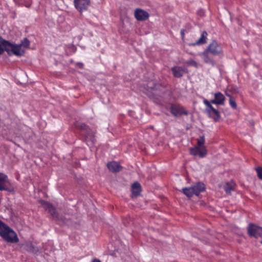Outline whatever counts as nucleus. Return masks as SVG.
<instances>
[{
    "instance_id": "11",
    "label": "nucleus",
    "mask_w": 262,
    "mask_h": 262,
    "mask_svg": "<svg viewBox=\"0 0 262 262\" xmlns=\"http://www.w3.org/2000/svg\"><path fill=\"white\" fill-rule=\"evenodd\" d=\"M200 55L206 63L210 64L212 66H214L215 65V62L211 57V54H210V53L206 49Z\"/></svg>"
},
{
    "instance_id": "26",
    "label": "nucleus",
    "mask_w": 262,
    "mask_h": 262,
    "mask_svg": "<svg viewBox=\"0 0 262 262\" xmlns=\"http://www.w3.org/2000/svg\"><path fill=\"white\" fill-rule=\"evenodd\" d=\"M186 64L190 66L194 67L195 68L198 67L197 63L193 59H190L186 61Z\"/></svg>"
},
{
    "instance_id": "8",
    "label": "nucleus",
    "mask_w": 262,
    "mask_h": 262,
    "mask_svg": "<svg viewBox=\"0 0 262 262\" xmlns=\"http://www.w3.org/2000/svg\"><path fill=\"white\" fill-rule=\"evenodd\" d=\"M190 153L195 157H199L200 158H203L205 157L207 154V150L206 147H199L194 146V147L191 148L189 149Z\"/></svg>"
},
{
    "instance_id": "27",
    "label": "nucleus",
    "mask_w": 262,
    "mask_h": 262,
    "mask_svg": "<svg viewBox=\"0 0 262 262\" xmlns=\"http://www.w3.org/2000/svg\"><path fill=\"white\" fill-rule=\"evenodd\" d=\"M91 262H101V261L97 258H93L92 259Z\"/></svg>"
},
{
    "instance_id": "14",
    "label": "nucleus",
    "mask_w": 262,
    "mask_h": 262,
    "mask_svg": "<svg viewBox=\"0 0 262 262\" xmlns=\"http://www.w3.org/2000/svg\"><path fill=\"white\" fill-rule=\"evenodd\" d=\"M170 112L172 115L178 116L181 115H187V112L181 106H171Z\"/></svg>"
},
{
    "instance_id": "16",
    "label": "nucleus",
    "mask_w": 262,
    "mask_h": 262,
    "mask_svg": "<svg viewBox=\"0 0 262 262\" xmlns=\"http://www.w3.org/2000/svg\"><path fill=\"white\" fill-rule=\"evenodd\" d=\"M173 76L176 77H181L184 73L185 70L184 68L180 67H174L171 69Z\"/></svg>"
},
{
    "instance_id": "5",
    "label": "nucleus",
    "mask_w": 262,
    "mask_h": 262,
    "mask_svg": "<svg viewBox=\"0 0 262 262\" xmlns=\"http://www.w3.org/2000/svg\"><path fill=\"white\" fill-rule=\"evenodd\" d=\"M0 190H5L10 192H13L14 189L11 185L8 176L2 172H0Z\"/></svg>"
},
{
    "instance_id": "7",
    "label": "nucleus",
    "mask_w": 262,
    "mask_h": 262,
    "mask_svg": "<svg viewBox=\"0 0 262 262\" xmlns=\"http://www.w3.org/2000/svg\"><path fill=\"white\" fill-rule=\"evenodd\" d=\"M247 232L250 236L260 237L262 236V227L250 223L247 227Z\"/></svg>"
},
{
    "instance_id": "2",
    "label": "nucleus",
    "mask_w": 262,
    "mask_h": 262,
    "mask_svg": "<svg viewBox=\"0 0 262 262\" xmlns=\"http://www.w3.org/2000/svg\"><path fill=\"white\" fill-rule=\"evenodd\" d=\"M205 187L203 183H198L190 187L183 188L182 191L187 196L190 198L193 195H198L201 192L205 190Z\"/></svg>"
},
{
    "instance_id": "17",
    "label": "nucleus",
    "mask_w": 262,
    "mask_h": 262,
    "mask_svg": "<svg viewBox=\"0 0 262 262\" xmlns=\"http://www.w3.org/2000/svg\"><path fill=\"white\" fill-rule=\"evenodd\" d=\"M141 191V186L138 182L134 183L132 186V195L136 196L140 194Z\"/></svg>"
},
{
    "instance_id": "23",
    "label": "nucleus",
    "mask_w": 262,
    "mask_h": 262,
    "mask_svg": "<svg viewBox=\"0 0 262 262\" xmlns=\"http://www.w3.org/2000/svg\"><path fill=\"white\" fill-rule=\"evenodd\" d=\"M205 138L204 136H201L197 139V145L195 146L199 147H205L204 145Z\"/></svg>"
},
{
    "instance_id": "20",
    "label": "nucleus",
    "mask_w": 262,
    "mask_h": 262,
    "mask_svg": "<svg viewBox=\"0 0 262 262\" xmlns=\"http://www.w3.org/2000/svg\"><path fill=\"white\" fill-rule=\"evenodd\" d=\"M19 246L21 247L24 246V249L27 251L33 252L34 251V246L30 242H26L24 244H19Z\"/></svg>"
},
{
    "instance_id": "6",
    "label": "nucleus",
    "mask_w": 262,
    "mask_h": 262,
    "mask_svg": "<svg viewBox=\"0 0 262 262\" xmlns=\"http://www.w3.org/2000/svg\"><path fill=\"white\" fill-rule=\"evenodd\" d=\"M213 56H221L223 54L222 48L215 40L212 41L206 49Z\"/></svg>"
},
{
    "instance_id": "19",
    "label": "nucleus",
    "mask_w": 262,
    "mask_h": 262,
    "mask_svg": "<svg viewBox=\"0 0 262 262\" xmlns=\"http://www.w3.org/2000/svg\"><path fill=\"white\" fill-rule=\"evenodd\" d=\"M224 189L227 194H229L233 191L235 187V184L233 181L226 183L224 186Z\"/></svg>"
},
{
    "instance_id": "18",
    "label": "nucleus",
    "mask_w": 262,
    "mask_h": 262,
    "mask_svg": "<svg viewBox=\"0 0 262 262\" xmlns=\"http://www.w3.org/2000/svg\"><path fill=\"white\" fill-rule=\"evenodd\" d=\"M207 33L206 31H204L202 32L200 38L198 39V40L191 44L192 46H196L204 44L206 42L207 40Z\"/></svg>"
},
{
    "instance_id": "28",
    "label": "nucleus",
    "mask_w": 262,
    "mask_h": 262,
    "mask_svg": "<svg viewBox=\"0 0 262 262\" xmlns=\"http://www.w3.org/2000/svg\"><path fill=\"white\" fill-rule=\"evenodd\" d=\"M181 33L182 36L183 37L184 36V30H181Z\"/></svg>"
},
{
    "instance_id": "22",
    "label": "nucleus",
    "mask_w": 262,
    "mask_h": 262,
    "mask_svg": "<svg viewBox=\"0 0 262 262\" xmlns=\"http://www.w3.org/2000/svg\"><path fill=\"white\" fill-rule=\"evenodd\" d=\"M19 45L21 46V48H23V49H24L25 50L26 49L28 48L29 47L30 41H29V40L27 38H25L21 41V43Z\"/></svg>"
},
{
    "instance_id": "12",
    "label": "nucleus",
    "mask_w": 262,
    "mask_h": 262,
    "mask_svg": "<svg viewBox=\"0 0 262 262\" xmlns=\"http://www.w3.org/2000/svg\"><path fill=\"white\" fill-rule=\"evenodd\" d=\"M135 17L138 20L142 21L147 19L149 14L146 11L138 8L135 11Z\"/></svg>"
},
{
    "instance_id": "25",
    "label": "nucleus",
    "mask_w": 262,
    "mask_h": 262,
    "mask_svg": "<svg viewBox=\"0 0 262 262\" xmlns=\"http://www.w3.org/2000/svg\"><path fill=\"white\" fill-rule=\"evenodd\" d=\"M255 170L259 179L262 180V167H258L255 168Z\"/></svg>"
},
{
    "instance_id": "3",
    "label": "nucleus",
    "mask_w": 262,
    "mask_h": 262,
    "mask_svg": "<svg viewBox=\"0 0 262 262\" xmlns=\"http://www.w3.org/2000/svg\"><path fill=\"white\" fill-rule=\"evenodd\" d=\"M6 43H7V53L8 55H15L17 56H21L25 53V49L19 44L13 43L9 41Z\"/></svg>"
},
{
    "instance_id": "15",
    "label": "nucleus",
    "mask_w": 262,
    "mask_h": 262,
    "mask_svg": "<svg viewBox=\"0 0 262 262\" xmlns=\"http://www.w3.org/2000/svg\"><path fill=\"white\" fill-rule=\"evenodd\" d=\"M108 169L113 172L119 171L121 169V166L117 162H111L107 164Z\"/></svg>"
},
{
    "instance_id": "21",
    "label": "nucleus",
    "mask_w": 262,
    "mask_h": 262,
    "mask_svg": "<svg viewBox=\"0 0 262 262\" xmlns=\"http://www.w3.org/2000/svg\"><path fill=\"white\" fill-rule=\"evenodd\" d=\"M8 41L4 39L2 37H0V55L2 54L5 51L7 52L6 43Z\"/></svg>"
},
{
    "instance_id": "24",
    "label": "nucleus",
    "mask_w": 262,
    "mask_h": 262,
    "mask_svg": "<svg viewBox=\"0 0 262 262\" xmlns=\"http://www.w3.org/2000/svg\"><path fill=\"white\" fill-rule=\"evenodd\" d=\"M226 95L230 98L229 103H230V106L234 109L236 108L237 105H236V103L235 101L231 98V97L230 95L226 94Z\"/></svg>"
},
{
    "instance_id": "13",
    "label": "nucleus",
    "mask_w": 262,
    "mask_h": 262,
    "mask_svg": "<svg viewBox=\"0 0 262 262\" xmlns=\"http://www.w3.org/2000/svg\"><path fill=\"white\" fill-rule=\"evenodd\" d=\"M225 101V97L220 92L214 94V99L211 100V103L217 105H223Z\"/></svg>"
},
{
    "instance_id": "10",
    "label": "nucleus",
    "mask_w": 262,
    "mask_h": 262,
    "mask_svg": "<svg viewBox=\"0 0 262 262\" xmlns=\"http://www.w3.org/2000/svg\"><path fill=\"white\" fill-rule=\"evenodd\" d=\"M40 202L42 207L45 210H48L53 218L57 219L58 217L56 210L52 205L44 201H40Z\"/></svg>"
},
{
    "instance_id": "4",
    "label": "nucleus",
    "mask_w": 262,
    "mask_h": 262,
    "mask_svg": "<svg viewBox=\"0 0 262 262\" xmlns=\"http://www.w3.org/2000/svg\"><path fill=\"white\" fill-rule=\"evenodd\" d=\"M203 103L206 106V112L207 113L209 117L212 118L215 121H217L220 118V114L217 110L213 108L207 99H204Z\"/></svg>"
},
{
    "instance_id": "9",
    "label": "nucleus",
    "mask_w": 262,
    "mask_h": 262,
    "mask_svg": "<svg viewBox=\"0 0 262 262\" xmlns=\"http://www.w3.org/2000/svg\"><path fill=\"white\" fill-rule=\"evenodd\" d=\"M74 6L79 12L86 10L90 5V0H74Z\"/></svg>"
},
{
    "instance_id": "1",
    "label": "nucleus",
    "mask_w": 262,
    "mask_h": 262,
    "mask_svg": "<svg viewBox=\"0 0 262 262\" xmlns=\"http://www.w3.org/2000/svg\"><path fill=\"white\" fill-rule=\"evenodd\" d=\"M0 236L8 243H16L19 241L16 233L1 220Z\"/></svg>"
}]
</instances>
